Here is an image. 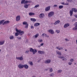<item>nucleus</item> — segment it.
Here are the masks:
<instances>
[{
    "instance_id": "f257e3e1",
    "label": "nucleus",
    "mask_w": 77,
    "mask_h": 77,
    "mask_svg": "<svg viewBox=\"0 0 77 77\" xmlns=\"http://www.w3.org/2000/svg\"><path fill=\"white\" fill-rule=\"evenodd\" d=\"M63 55H62V56H58L57 57H58V58H59L60 59H61L62 60H63V61H65V60H66V58L64 57L65 56V54H63Z\"/></svg>"
},
{
    "instance_id": "f03ea898",
    "label": "nucleus",
    "mask_w": 77,
    "mask_h": 77,
    "mask_svg": "<svg viewBox=\"0 0 77 77\" xmlns=\"http://www.w3.org/2000/svg\"><path fill=\"white\" fill-rule=\"evenodd\" d=\"M16 31L17 32L19 33L20 35H23L24 33V32L23 31H22L21 30H18L17 29H16Z\"/></svg>"
},
{
    "instance_id": "7ed1b4c3",
    "label": "nucleus",
    "mask_w": 77,
    "mask_h": 77,
    "mask_svg": "<svg viewBox=\"0 0 77 77\" xmlns=\"http://www.w3.org/2000/svg\"><path fill=\"white\" fill-rule=\"evenodd\" d=\"M30 52H32L33 54H35L36 53H37V50L36 49H33V48H31L29 50Z\"/></svg>"
},
{
    "instance_id": "20e7f679",
    "label": "nucleus",
    "mask_w": 77,
    "mask_h": 77,
    "mask_svg": "<svg viewBox=\"0 0 77 77\" xmlns=\"http://www.w3.org/2000/svg\"><path fill=\"white\" fill-rule=\"evenodd\" d=\"M30 1H26V0H22L21 2V4H26V3H31Z\"/></svg>"
},
{
    "instance_id": "39448f33",
    "label": "nucleus",
    "mask_w": 77,
    "mask_h": 77,
    "mask_svg": "<svg viewBox=\"0 0 77 77\" xmlns=\"http://www.w3.org/2000/svg\"><path fill=\"white\" fill-rule=\"evenodd\" d=\"M54 12L51 11L48 14V17H51L54 15Z\"/></svg>"
},
{
    "instance_id": "423d86ee",
    "label": "nucleus",
    "mask_w": 77,
    "mask_h": 77,
    "mask_svg": "<svg viewBox=\"0 0 77 77\" xmlns=\"http://www.w3.org/2000/svg\"><path fill=\"white\" fill-rule=\"evenodd\" d=\"M74 26H75V27L73 28L72 30H77V22L74 23Z\"/></svg>"
},
{
    "instance_id": "0eeeda50",
    "label": "nucleus",
    "mask_w": 77,
    "mask_h": 77,
    "mask_svg": "<svg viewBox=\"0 0 77 77\" xmlns=\"http://www.w3.org/2000/svg\"><path fill=\"white\" fill-rule=\"evenodd\" d=\"M16 59L17 60H23L24 58H23V56H22L20 57H16Z\"/></svg>"
},
{
    "instance_id": "6e6552de",
    "label": "nucleus",
    "mask_w": 77,
    "mask_h": 77,
    "mask_svg": "<svg viewBox=\"0 0 77 77\" xmlns=\"http://www.w3.org/2000/svg\"><path fill=\"white\" fill-rule=\"evenodd\" d=\"M39 18H44V17H45V15H44L43 13H41L40 14V15L39 16Z\"/></svg>"
},
{
    "instance_id": "1a4fd4ad",
    "label": "nucleus",
    "mask_w": 77,
    "mask_h": 77,
    "mask_svg": "<svg viewBox=\"0 0 77 77\" xmlns=\"http://www.w3.org/2000/svg\"><path fill=\"white\" fill-rule=\"evenodd\" d=\"M27 3H25L24 4V7L26 9H27L29 8V6H30V4L27 5Z\"/></svg>"
},
{
    "instance_id": "9d476101",
    "label": "nucleus",
    "mask_w": 77,
    "mask_h": 77,
    "mask_svg": "<svg viewBox=\"0 0 77 77\" xmlns=\"http://www.w3.org/2000/svg\"><path fill=\"white\" fill-rule=\"evenodd\" d=\"M16 20L17 21H19L20 20V16H17L16 17Z\"/></svg>"
},
{
    "instance_id": "9b49d317",
    "label": "nucleus",
    "mask_w": 77,
    "mask_h": 77,
    "mask_svg": "<svg viewBox=\"0 0 77 77\" xmlns=\"http://www.w3.org/2000/svg\"><path fill=\"white\" fill-rule=\"evenodd\" d=\"M23 65H22L21 64H19L18 66V67L20 69H22V68H23Z\"/></svg>"
},
{
    "instance_id": "f8f14e48",
    "label": "nucleus",
    "mask_w": 77,
    "mask_h": 77,
    "mask_svg": "<svg viewBox=\"0 0 77 77\" xmlns=\"http://www.w3.org/2000/svg\"><path fill=\"white\" fill-rule=\"evenodd\" d=\"M56 53L57 54H58V55H59V56H61L62 55L61 52L58 51H56Z\"/></svg>"
},
{
    "instance_id": "ddd939ff",
    "label": "nucleus",
    "mask_w": 77,
    "mask_h": 77,
    "mask_svg": "<svg viewBox=\"0 0 77 77\" xmlns=\"http://www.w3.org/2000/svg\"><path fill=\"white\" fill-rule=\"evenodd\" d=\"M50 9V6H49L46 8L45 9V11H49Z\"/></svg>"
},
{
    "instance_id": "4468645a",
    "label": "nucleus",
    "mask_w": 77,
    "mask_h": 77,
    "mask_svg": "<svg viewBox=\"0 0 77 77\" xmlns=\"http://www.w3.org/2000/svg\"><path fill=\"white\" fill-rule=\"evenodd\" d=\"M51 62V60H47L45 62V63H50Z\"/></svg>"
},
{
    "instance_id": "2eb2a0df",
    "label": "nucleus",
    "mask_w": 77,
    "mask_h": 77,
    "mask_svg": "<svg viewBox=\"0 0 77 77\" xmlns=\"http://www.w3.org/2000/svg\"><path fill=\"white\" fill-rule=\"evenodd\" d=\"M48 32L51 34H54V31H53V29H50L48 30Z\"/></svg>"
},
{
    "instance_id": "dca6fc26",
    "label": "nucleus",
    "mask_w": 77,
    "mask_h": 77,
    "mask_svg": "<svg viewBox=\"0 0 77 77\" xmlns=\"http://www.w3.org/2000/svg\"><path fill=\"white\" fill-rule=\"evenodd\" d=\"M68 26H69V23L65 24L64 26V28H66V27H68Z\"/></svg>"
},
{
    "instance_id": "f3484780",
    "label": "nucleus",
    "mask_w": 77,
    "mask_h": 77,
    "mask_svg": "<svg viewBox=\"0 0 77 77\" xmlns=\"http://www.w3.org/2000/svg\"><path fill=\"white\" fill-rule=\"evenodd\" d=\"M69 14H70V16L71 17L72 15V14H73V9H72V10H70L69 11Z\"/></svg>"
},
{
    "instance_id": "a211bd4d",
    "label": "nucleus",
    "mask_w": 77,
    "mask_h": 77,
    "mask_svg": "<svg viewBox=\"0 0 77 77\" xmlns=\"http://www.w3.org/2000/svg\"><path fill=\"white\" fill-rule=\"evenodd\" d=\"M25 68V69H28L29 68V66L27 64H25L23 65V68Z\"/></svg>"
},
{
    "instance_id": "6ab92c4d",
    "label": "nucleus",
    "mask_w": 77,
    "mask_h": 77,
    "mask_svg": "<svg viewBox=\"0 0 77 77\" xmlns=\"http://www.w3.org/2000/svg\"><path fill=\"white\" fill-rule=\"evenodd\" d=\"M10 22L9 21H6L4 22L2 25H5V24H9Z\"/></svg>"
},
{
    "instance_id": "aec40b11",
    "label": "nucleus",
    "mask_w": 77,
    "mask_h": 77,
    "mask_svg": "<svg viewBox=\"0 0 77 77\" xmlns=\"http://www.w3.org/2000/svg\"><path fill=\"white\" fill-rule=\"evenodd\" d=\"M38 53L39 54H44L45 53V52L44 51H38Z\"/></svg>"
},
{
    "instance_id": "412c9836",
    "label": "nucleus",
    "mask_w": 77,
    "mask_h": 77,
    "mask_svg": "<svg viewBox=\"0 0 77 77\" xmlns=\"http://www.w3.org/2000/svg\"><path fill=\"white\" fill-rule=\"evenodd\" d=\"M40 25L39 23H36L34 24L35 27H37V26H39Z\"/></svg>"
},
{
    "instance_id": "4be33fe9",
    "label": "nucleus",
    "mask_w": 77,
    "mask_h": 77,
    "mask_svg": "<svg viewBox=\"0 0 77 77\" xmlns=\"http://www.w3.org/2000/svg\"><path fill=\"white\" fill-rule=\"evenodd\" d=\"M5 44V41H0V45H2Z\"/></svg>"
},
{
    "instance_id": "5701e85b",
    "label": "nucleus",
    "mask_w": 77,
    "mask_h": 77,
    "mask_svg": "<svg viewBox=\"0 0 77 77\" xmlns=\"http://www.w3.org/2000/svg\"><path fill=\"white\" fill-rule=\"evenodd\" d=\"M30 20L31 21H33L34 22H35V21H36V19L35 18H31Z\"/></svg>"
},
{
    "instance_id": "b1692460",
    "label": "nucleus",
    "mask_w": 77,
    "mask_h": 77,
    "mask_svg": "<svg viewBox=\"0 0 77 77\" xmlns=\"http://www.w3.org/2000/svg\"><path fill=\"white\" fill-rule=\"evenodd\" d=\"M72 9H73V11H74V12H77V9L76 8H72Z\"/></svg>"
},
{
    "instance_id": "393cba45",
    "label": "nucleus",
    "mask_w": 77,
    "mask_h": 77,
    "mask_svg": "<svg viewBox=\"0 0 77 77\" xmlns=\"http://www.w3.org/2000/svg\"><path fill=\"white\" fill-rule=\"evenodd\" d=\"M35 13H33L30 12L29 13V15L30 16H32V15H34Z\"/></svg>"
},
{
    "instance_id": "a878e982",
    "label": "nucleus",
    "mask_w": 77,
    "mask_h": 77,
    "mask_svg": "<svg viewBox=\"0 0 77 77\" xmlns=\"http://www.w3.org/2000/svg\"><path fill=\"white\" fill-rule=\"evenodd\" d=\"M10 39H14V36L13 35H11L10 36Z\"/></svg>"
},
{
    "instance_id": "bb28decb",
    "label": "nucleus",
    "mask_w": 77,
    "mask_h": 77,
    "mask_svg": "<svg viewBox=\"0 0 77 77\" xmlns=\"http://www.w3.org/2000/svg\"><path fill=\"white\" fill-rule=\"evenodd\" d=\"M27 22L26 21H24L23 22V25H26V24H27Z\"/></svg>"
},
{
    "instance_id": "cd10ccee",
    "label": "nucleus",
    "mask_w": 77,
    "mask_h": 77,
    "mask_svg": "<svg viewBox=\"0 0 77 77\" xmlns=\"http://www.w3.org/2000/svg\"><path fill=\"white\" fill-rule=\"evenodd\" d=\"M63 8V5H60L59 7V8L60 9H62Z\"/></svg>"
},
{
    "instance_id": "c85d7f7f",
    "label": "nucleus",
    "mask_w": 77,
    "mask_h": 77,
    "mask_svg": "<svg viewBox=\"0 0 77 77\" xmlns=\"http://www.w3.org/2000/svg\"><path fill=\"white\" fill-rule=\"evenodd\" d=\"M62 72V70L60 69L57 71V73H61Z\"/></svg>"
},
{
    "instance_id": "c756f323",
    "label": "nucleus",
    "mask_w": 77,
    "mask_h": 77,
    "mask_svg": "<svg viewBox=\"0 0 77 77\" xmlns=\"http://www.w3.org/2000/svg\"><path fill=\"white\" fill-rule=\"evenodd\" d=\"M5 20H2L0 21V25H1L3 23V22H4V21Z\"/></svg>"
},
{
    "instance_id": "7c9ffc66",
    "label": "nucleus",
    "mask_w": 77,
    "mask_h": 77,
    "mask_svg": "<svg viewBox=\"0 0 77 77\" xmlns=\"http://www.w3.org/2000/svg\"><path fill=\"white\" fill-rule=\"evenodd\" d=\"M35 38H37L38 36H39V34H37L36 35H35Z\"/></svg>"
},
{
    "instance_id": "2f4dec72",
    "label": "nucleus",
    "mask_w": 77,
    "mask_h": 77,
    "mask_svg": "<svg viewBox=\"0 0 77 77\" xmlns=\"http://www.w3.org/2000/svg\"><path fill=\"white\" fill-rule=\"evenodd\" d=\"M38 7H39V5H36L34 7V8H38Z\"/></svg>"
},
{
    "instance_id": "473e14b6",
    "label": "nucleus",
    "mask_w": 77,
    "mask_h": 77,
    "mask_svg": "<svg viewBox=\"0 0 77 77\" xmlns=\"http://www.w3.org/2000/svg\"><path fill=\"white\" fill-rule=\"evenodd\" d=\"M19 34H20V33H19V32H16V33L15 34V36H18V35H19Z\"/></svg>"
},
{
    "instance_id": "72a5a7b5",
    "label": "nucleus",
    "mask_w": 77,
    "mask_h": 77,
    "mask_svg": "<svg viewBox=\"0 0 77 77\" xmlns=\"http://www.w3.org/2000/svg\"><path fill=\"white\" fill-rule=\"evenodd\" d=\"M53 71V69L52 68H51L50 69L49 71L50 72H52Z\"/></svg>"
},
{
    "instance_id": "f704fd0d",
    "label": "nucleus",
    "mask_w": 77,
    "mask_h": 77,
    "mask_svg": "<svg viewBox=\"0 0 77 77\" xmlns=\"http://www.w3.org/2000/svg\"><path fill=\"white\" fill-rule=\"evenodd\" d=\"M28 27H29V24H28V23L26 25H25V28L27 29L28 28Z\"/></svg>"
},
{
    "instance_id": "c9c22d12",
    "label": "nucleus",
    "mask_w": 77,
    "mask_h": 77,
    "mask_svg": "<svg viewBox=\"0 0 77 77\" xmlns=\"http://www.w3.org/2000/svg\"><path fill=\"white\" fill-rule=\"evenodd\" d=\"M76 20V19L75 18H74L72 20V23H73V22H74V21H75V20Z\"/></svg>"
},
{
    "instance_id": "e433bc0d",
    "label": "nucleus",
    "mask_w": 77,
    "mask_h": 77,
    "mask_svg": "<svg viewBox=\"0 0 77 77\" xmlns=\"http://www.w3.org/2000/svg\"><path fill=\"white\" fill-rule=\"evenodd\" d=\"M53 75H54V73H51L50 75V77H53Z\"/></svg>"
},
{
    "instance_id": "4c0bfd02",
    "label": "nucleus",
    "mask_w": 77,
    "mask_h": 77,
    "mask_svg": "<svg viewBox=\"0 0 77 77\" xmlns=\"http://www.w3.org/2000/svg\"><path fill=\"white\" fill-rule=\"evenodd\" d=\"M29 63L30 65H32V66H33V62H32V61L30 62Z\"/></svg>"
},
{
    "instance_id": "58836bf2",
    "label": "nucleus",
    "mask_w": 77,
    "mask_h": 77,
    "mask_svg": "<svg viewBox=\"0 0 77 77\" xmlns=\"http://www.w3.org/2000/svg\"><path fill=\"white\" fill-rule=\"evenodd\" d=\"M70 62H74V59H71L70 60Z\"/></svg>"
},
{
    "instance_id": "ea45409f",
    "label": "nucleus",
    "mask_w": 77,
    "mask_h": 77,
    "mask_svg": "<svg viewBox=\"0 0 77 77\" xmlns=\"http://www.w3.org/2000/svg\"><path fill=\"white\" fill-rule=\"evenodd\" d=\"M72 64V63H71L70 62H69L68 63V64L69 65H71Z\"/></svg>"
},
{
    "instance_id": "a19ab883",
    "label": "nucleus",
    "mask_w": 77,
    "mask_h": 77,
    "mask_svg": "<svg viewBox=\"0 0 77 77\" xmlns=\"http://www.w3.org/2000/svg\"><path fill=\"white\" fill-rule=\"evenodd\" d=\"M68 2H72V0H67Z\"/></svg>"
},
{
    "instance_id": "79ce46f5",
    "label": "nucleus",
    "mask_w": 77,
    "mask_h": 77,
    "mask_svg": "<svg viewBox=\"0 0 77 77\" xmlns=\"http://www.w3.org/2000/svg\"><path fill=\"white\" fill-rule=\"evenodd\" d=\"M65 40L66 41H67V42L69 41V40L67 38H65Z\"/></svg>"
},
{
    "instance_id": "37998d69",
    "label": "nucleus",
    "mask_w": 77,
    "mask_h": 77,
    "mask_svg": "<svg viewBox=\"0 0 77 77\" xmlns=\"http://www.w3.org/2000/svg\"><path fill=\"white\" fill-rule=\"evenodd\" d=\"M38 42H42V39H41V40H38Z\"/></svg>"
},
{
    "instance_id": "c03bdc74",
    "label": "nucleus",
    "mask_w": 77,
    "mask_h": 77,
    "mask_svg": "<svg viewBox=\"0 0 77 77\" xmlns=\"http://www.w3.org/2000/svg\"><path fill=\"white\" fill-rule=\"evenodd\" d=\"M56 22H57V24H59V23H60V21L57 20V21H56Z\"/></svg>"
},
{
    "instance_id": "a18cd8bd",
    "label": "nucleus",
    "mask_w": 77,
    "mask_h": 77,
    "mask_svg": "<svg viewBox=\"0 0 77 77\" xmlns=\"http://www.w3.org/2000/svg\"><path fill=\"white\" fill-rule=\"evenodd\" d=\"M31 29H34V27H33V26H31Z\"/></svg>"
},
{
    "instance_id": "49530a36",
    "label": "nucleus",
    "mask_w": 77,
    "mask_h": 77,
    "mask_svg": "<svg viewBox=\"0 0 77 77\" xmlns=\"http://www.w3.org/2000/svg\"><path fill=\"white\" fill-rule=\"evenodd\" d=\"M62 49H63V48L62 47H60L59 49V50H62Z\"/></svg>"
},
{
    "instance_id": "de8ad7c7",
    "label": "nucleus",
    "mask_w": 77,
    "mask_h": 77,
    "mask_svg": "<svg viewBox=\"0 0 77 77\" xmlns=\"http://www.w3.org/2000/svg\"><path fill=\"white\" fill-rule=\"evenodd\" d=\"M45 35H46V34H45L44 33H43L42 34V35L43 36H45Z\"/></svg>"
},
{
    "instance_id": "09e8293b",
    "label": "nucleus",
    "mask_w": 77,
    "mask_h": 77,
    "mask_svg": "<svg viewBox=\"0 0 77 77\" xmlns=\"http://www.w3.org/2000/svg\"><path fill=\"white\" fill-rule=\"evenodd\" d=\"M29 50L26 51H25V53H27V54H29Z\"/></svg>"
},
{
    "instance_id": "8fccbe9b",
    "label": "nucleus",
    "mask_w": 77,
    "mask_h": 77,
    "mask_svg": "<svg viewBox=\"0 0 77 77\" xmlns=\"http://www.w3.org/2000/svg\"><path fill=\"white\" fill-rule=\"evenodd\" d=\"M45 37H46L47 38H49V36L47 34H45Z\"/></svg>"
},
{
    "instance_id": "3c124183",
    "label": "nucleus",
    "mask_w": 77,
    "mask_h": 77,
    "mask_svg": "<svg viewBox=\"0 0 77 77\" xmlns=\"http://www.w3.org/2000/svg\"><path fill=\"white\" fill-rule=\"evenodd\" d=\"M45 37H46L47 38H49V36L47 34H45Z\"/></svg>"
},
{
    "instance_id": "603ef678",
    "label": "nucleus",
    "mask_w": 77,
    "mask_h": 77,
    "mask_svg": "<svg viewBox=\"0 0 77 77\" xmlns=\"http://www.w3.org/2000/svg\"><path fill=\"white\" fill-rule=\"evenodd\" d=\"M45 37H46L47 38H49V36L47 34H45Z\"/></svg>"
},
{
    "instance_id": "864d4df0",
    "label": "nucleus",
    "mask_w": 77,
    "mask_h": 77,
    "mask_svg": "<svg viewBox=\"0 0 77 77\" xmlns=\"http://www.w3.org/2000/svg\"><path fill=\"white\" fill-rule=\"evenodd\" d=\"M56 32H57V33H59V32H60V31L59 30H56Z\"/></svg>"
},
{
    "instance_id": "5fc2aeb1",
    "label": "nucleus",
    "mask_w": 77,
    "mask_h": 77,
    "mask_svg": "<svg viewBox=\"0 0 77 77\" xmlns=\"http://www.w3.org/2000/svg\"><path fill=\"white\" fill-rule=\"evenodd\" d=\"M56 7H57V5H54V8H56Z\"/></svg>"
},
{
    "instance_id": "6e6d98bb",
    "label": "nucleus",
    "mask_w": 77,
    "mask_h": 77,
    "mask_svg": "<svg viewBox=\"0 0 77 77\" xmlns=\"http://www.w3.org/2000/svg\"><path fill=\"white\" fill-rule=\"evenodd\" d=\"M74 16L75 17V18H77V14L74 15Z\"/></svg>"
},
{
    "instance_id": "4d7b16f0",
    "label": "nucleus",
    "mask_w": 77,
    "mask_h": 77,
    "mask_svg": "<svg viewBox=\"0 0 77 77\" xmlns=\"http://www.w3.org/2000/svg\"><path fill=\"white\" fill-rule=\"evenodd\" d=\"M40 45L41 46H43V45H44V43H42L41 45Z\"/></svg>"
},
{
    "instance_id": "13d9d810",
    "label": "nucleus",
    "mask_w": 77,
    "mask_h": 77,
    "mask_svg": "<svg viewBox=\"0 0 77 77\" xmlns=\"http://www.w3.org/2000/svg\"><path fill=\"white\" fill-rule=\"evenodd\" d=\"M59 47H56V48H57V49H58L59 50Z\"/></svg>"
},
{
    "instance_id": "bf43d9fd",
    "label": "nucleus",
    "mask_w": 77,
    "mask_h": 77,
    "mask_svg": "<svg viewBox=\"0 0 77 77\" xmlns=\"http://www.w3.org/2000/svg\"><path fill=\"white\" fill-rule=\"evenodd\" d=\"M57 24V22H56V21H55V23H54V25H56Z\"/></svg>"
},
{
    "instance_id": "052dcab7",
    "label": "nucleus",
    "mask_w": 77,
    "mask_h": 77,
    "mask_svg": "<svg viewBox=\"0 0 77 77\" xmlns=\"http://www.w3.org/2000/svg\"><path fill=\"white\" fill-rule=\"evenodd\" d=\"M40 60H38L37 62H38V63H39L40 62Z\"/></svg>"
},
{
    "instance_id": "680f3d73",
    "label": "nucleus",
    "mask_w": 77,
    "mask_h": 77,
    "mask_svg": "<svg viewBox=\"0 0 77 77\" xmlns=\"http://www.w3.org/2000/svg\"><path fill=\"white\" fill-rule=\"evenodd\" d=\"M18 39H19V40H20L21 39V38L20 37L19 38H18Z\"/></svg>"
},
{
    "instance_id": "e2e57ef3",
    "label": "nucleus",
    "mask_w": 77,
    "mask_h": 77,
    "mask_svg": "<svg viewBox=\"0 0 77 77\" xmlns=\"http://www.w3.org/2000/svg\"><path fill=\"white\" fill-rule=\"evenodd\" d=\"M41 47V46L40 45H39L38 46V47L39 48H40Z\"/></svg>"
},
{
    "instance_id": "0e129e2a",
    "label": "nucleus",
    "mask_w": 77,
    "mask_h": 77,
    "mask_svg": "<svg viewBox=\"0 0 77 77\" xmlns=\"http://www.w3.org/2000/svg\"><path fill=\"white\" fill-rule=\"evenodd\" d=\"M48 69H45V71H48Z\"/></svg>"
},
{
    "instance_id": "69168bd1",
    "label": "nucleus",
    "mask_w": 77,
    "mask_h": 77,
    "mask_svg": "<svg viewBox=\"0 0 77 77\" xmlns=\"http://www.w3.org/2000/svg\"><path fill=\"white\" fill-rule=\"evenodd\" d=\"M69 5V4L68 3H66V4H65V5Z\"/></svg>"
},
{
    "instance_id": "338daca9",
    "label": "nucleus",
    "mask_w": 77,
    "mask_h": 77,
    "mask_svg": "<svg viewBox=\"0 0 77 77\" xmlns=\"http://www.w3.org/2000/svg\"><path fill=\"white\" fill-rule=\"evenodd\" d=\"M61 4L62 5H64V4H65V3L64 2H62L61 3Z\"/></svg>"
},
{
    "instance_id": "774afa93",
    "label": "nucleus",
    "mask_w": 77,
    "mask_h": 77,
    "mask_svg": "<svg viewBox=\"0 0 77 77\" xmlns=\"http://www.w3.org/2000/svg\"><path fill=\"white\" fill-rule=\"evenodd\" d=\"M65 51H67V50L66 49L65 50Z\"/></svg>"
}]
</instances>
